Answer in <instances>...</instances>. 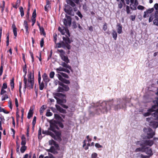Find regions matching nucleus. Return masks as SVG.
I'll list each match as a JSON object with an SVG mask.
<instances>
[{
  "label": "nucleus",
  "mask_w": 158,
  "mask_h": 158,
  "mask_svg": "<svg viewBox=\"0 0 158 158\" xmlns=\"http://www.w3.org/2000/svg\"><path fill=\"white\" fill-rule=\"evenodd\" d=\"M128 101L127 100L118 99L113 101H104L97 103L95 105L96 108V113L97 114H106L110 110L112 106L115 110L125 108L126 107V103Z\"/></svg>",
  "instance_id": "f257e3e1"
},
{
  "label": "nucleus",
  "mask_w": 158,
  "mask_h": 158,
  "mask_svg": "<svg viewBox=\"0 0 158 158\" xmlns=\"http://www.w3.org/2000/svg\"><path fill=\"white\" fill-rule=\"evenodd\" d=\"M28 80L25 77V76L24 77V88H26V87L29 89H32L33 88L34 84V76L33 73L31 72L29 73L28 74Z\"/></svg>",
  "instance_id": "f03ea898"
},
{
  "label": "nucleus",
  "mask_w": 158,
  "mask_h": 158,
  "mask_svg": "<svg viewBox=\"0 0 158 158\" xmlns=\"http://www.w3.org/2000/svg\"><path fill=\"white\" fill-rule=\"evenodd\" d=\"M143 131L147 133V138L148 139L152 138L155 135V132L150 128H144L143 129Z\"/></svg>",
  "instance_id": "7ed1b4c3"
},
{
  "label": "nucleus",
  "mask_w": 158,
  "mask_h": 158,
  "mask_svg": "<svg viewBox=\"0 0 158 158\" xmlns=\"http://www.w3.org/2000/svg\"><path fill=\"white\" fill-rule=\"evenodd\" d=\"M58 51L60 53V56L62 60L66 63L69 62V60L68 56L65 55V52L63 50H58Z\"/></svg>",
  "instance_id": "20e7f679"
},
{
  "label": "nucleus",
  "mask_w": 158,
  "mask_h": 158,
  "mask_svg": "<svg viewBox=\"0 0 158 158\" xmlns=\"http://www.w3.org/2000/svg\"><path fill=\"white\" fill-rule=\"evenodd\" d=\"M59 85H60L57 89V91L59 92H64L67 91L69 90V88L68 85H64L62 83L59 82Z\"/></svg>",
  "instance_id": "39448f33"
},
{
  "label": "nucleus",
  "mask_w": 158,
  "mask_h": 158,
  "mask_svg": "<svg viewBox=\"0 0 158 158\" xmlns=\"http://www.w3.org/2000/svg\"><path fill=\"white\" fill-rule=\"evenodd\" d=\"M54 131L55 134L51 132H50L49 133V135L54 139L59 141L60 140V133L59 131Z\"/></svg>",
  "instance_id": "423d86ee"
},
{
  "label": "nucleus",
  "mask_w": 158,
  "mask_h": 158,
  "mask_svg": "<svg viewBox=\"0 0 158 158\" xmlns=\"http://www.w3.org/2000/svg\"><path fill=\"white\" fill-rule=\"evenodd\" d=\"M72 19L71 17L65 15V18L63 19L64 25L66 27L70 26L71 24Z\"/></svg>",
  "instance_id": "0eeeda50"
},
{
  "label": "nucleus",
  "mask_w": 158,
  "mask_h": 158,
  "mask_svg": "<svg viewBox=\"0 0 158 158\" xmlns=\"http://www.w3.org/2000/svg\"><path fill=\"white\" fill-rule=\"evenodd\" d=\"M157 106L154 105L152 106V107L148 110V112L143 114V115L145 117H147L150 115L151 113L152 112L155 111L156 109L158 107V102L157 103Z\"/></svg>",
  "instance_id": "6e6552de"
},
{
  "label": "nucleus",
  "mask_w": 158,
  "mask_h": 158,
  "mask_svg": "<svg viewBox=\"0 0 158 158\" xmlns=\"http://www.w3.org/2000/svg\"><path fill=\"white\" fill-rule=\"evenodd\" d=\"M131 4L130 5V8L133 10H135L136 7L138 4V2L137 0H130Z\"/></svg>",
  "instance_id": "1a4fd4ad"
},
{
  "label": "nucleus",
  "mask_w": 158,
  "mask_h": 158,
  "mask_svg": "<svg viewBox=\"0 0 158 158\" xmlns=\"http://www.w3.org/2000/svg\"><path fill=\"white\" fill-rule=\"evenodd\" d=\"M136 145H139L140 146H141L142 147L137 148L135 150V152H143L144 149V146L143 145V144L142 143V142L139 141H138L136 142Z\"/></svg>",
  "instance_id": "9d476101"
},
{
  "label": "nucleus",
  "mask_w": 158,
  "mask_h": 158,
  "mask_svg": "<svg viewBox=\"0 0 158 158\" xmlns=\"http://www.w3.org/2000/svg\"><path fill=\"white\" fill-rule=\"evenodd\" d=\"M58 30L62 35H64L65 33H66L69 36H70V35L69 31L67 28L64 27L63 29H62L61 27H59Z\"/></svg>",
  "instance_id": "9b49d317"
},
{
  "label": "nucleus",
  "mask_w": 158,
  "mask_h": 158,
  "mask_svg": "<svg viewBox=\"0 0 158 158\" xmlns=\"http://www.w3.org/2000/svg\"><path fill=\"white\" fill-rule=\"evenodd\" d=\"M153 10V8H152L151 9H148L147 11H144L143 15V18H146V17H148L149 16V14L152 12Z\"/></svg>",
  "instance_id": "f8f14e48"
},
{
  "label": "nucleus",
  "mask_w": 158,
  "mask_h": 158,
  "mask_svg": "<svg viewBox=\"0 0 158 158\" xmlns=\"http://www.w3.org/2000/svg\"><path fill=\"white\" fill-rule=\"evenodd\" d=\"M56 70L57 72L58 73H60V71H64L68 73H70V71L68 69H65L61 67H60L59 68H57L56 69Z\"/></svg>",
  "instance_id": "ddd939ff"
},
{
  "label": "nucleus",
  "mask_w": 158,
  "mask_h": 158,
  "mask_svg": "<svg viewBox=\"0 0 158 158\" xmlns=\"http://www.w3.org/2000/svg\"><path fill=\"white\" fill-rule=\"evenodd\" d=\"M153 141L152 140H146L143 142H142L143 145H148L149 146H151L153 144Z\"/></svg>",
  "instance_id": "4468645a"
},
{
  "label": "nucleus",
  "mask_w": 158,
  "mask_h": 158,
  "mask_svg": "<svg viewBox=\"0 0 158 158\" xmlns=\"http://www.w3.org/2000/svg\"><path fill=\"white\" fill-rule=\"evenodd\" d=\"M36 10L35 9L34 10L32 15V17L31 20L32 22V26H33L35 22L36 19L35 18L36 17Z\"/></svg>",
  "instance_id": "2eb2a0df"
},
{
  "label": "nucleus",
  "mask_w": 158,
  "mask_h": 158,
  "mask_svg": "<svg viewBox=\"0 0 158 158\" xmlns=\"http://www.w3.org/2000/svg\"><path fill=\"white\" fill-rule=\"evenodd\" d=\"M49 144L50 145H54L56 148L57 149H59V146L58 144H56V142L53 140H51L48 142Z\"/></svg>",
  "instance_id": "dca6fc26"
},
{
  "label": "nucleus",
  "mask_w": 158,
  "mask_h": 158,
  "mask_svg": "<svg viewBox=\"0 0 158 158\" xmlns=\"http://www.w3.org/2000/svg\"><path fill=\"white\" fill-rule=\"evenodd\" d=\"M43 80L46 83L48 82L49 81V79L48 76L45 73H44L42 76Z\"/></svg>",
  "instance_id": "f3484780"
},
{
  "label": "nucleus",
  "mask_w": 158,
  "mask_h": 158,
  "mask_svg": "<svg viewBox=\"0 0 158 158\" xmlns=\"http://www.w3.org/2000/svg\"><path fill=\"white\" fill-rule=\"evenodd\" d=\"M55 98L56 99L57 101V102L58 104L61 105L63 103L66 102V100L65 99H60L57 98L55 97Z\"/></svg>",
  "instance_id": "a211bd4d"
},
{
  "label": "nucleus",
  "mask_w": 158,
  "mask_h": 158,
  "mask_svg": "<svg viewBox=\"0 0 158 158\" xmlns=\"http://www.w3.org/2000/svg\"><path fill=\"white\" fill-rule=\"evenodd\" d=\"M50 3L48 0H47L46 2V5L45 6L44 8L46 11H48V10L50 8Z\"/></svg>",
  "instance_id": "6ab92c4d"
},
{
  "label": "nucleus",
  "mask_w": 158,
  "mask_h": 158,
  "mask_svg": "<svg viewBox=\"0 0 158 158\" xmlns=\"http://www.w3.org/2000/svg\"><path fill=\"white\" fill-rule=\"evenodd\" d=\"M22 141L21 144L22 145H25L26 143V139L24 135H23L21 137Z\"/></svg>",
  "instance_id": "aec40b11"
},
{
  "label": "nucleus",
  "mask_w": 158,
  "mask_h": 158,
  "mask_svg": "<svg viewBox=\"0 0 158 158\" xmlns=\"http://www.w3.org/2000/svg\"><path fill=\"white\" fill-rule=\"evenodd\" d=\"M12 27L13 29V32L14 33V35L15 38L17 36V28L16 27L15 25L13 24L12 25Z\"/></svg>",
  "instance_id": "412c9836"
},
{
  "label": "nucleus",
  "mask_w": 158,
  "mask_h": 158,
  "mask_svg": "<svg viewBox=\"0 0 158 158\" xmlns=\"http://www.w3.org/2000/svg\"><path fill=\"white\" fill-rule=\"evenodd\" d=\"M144 150L146 154L149 155L152 154V151L151 148H144Z\"/></svg>",
  "instance_id": "4be33fe9"
},
{
  "label": "nucleus",
  "mask_w": 158,
  "mask_h": 158,
  "mask_svg": "<svg viewBox=\"0 0 158 158\" xmlns=\"http://www.w3.org/2000/svg\"><path fill=\"white\" fill-rule=\"evenodd\" d=\"M33 113V110L31 108L30 109L29 112L28 114L27 118L28 119L30 118L32 116Z\"/></svg>",
  "instance_id": "5701e85b"
},
{
  "label": "nucleus",
  "mask_w": 158,
  "mask_h": 158,
  "mask_svg": "<svg viewBox=\"0 0 158 158\" xmlns=\"http://www.w3.org/2000/svg\"><path fill=\"white\" fill-rule=\"evenodd\" d=\"M61 65L64 68H66L70 70H71V66H70L68 64H67L65 62H62V63L61 64Z\"/></svg>",
  "instance_id": "b1692460"
},
{
  "label": "nucleus",
  "mask_w": 158,
  "mask_h": 158,
  "mask_svg": "<svg viewBox=\"0 0 158 158\" xmlns=\"http://www.w3.org/2000/svg\"><path fill=\"white\" fill-rule=\"evenodd\" d=\"M63 40L65 41L66 44H68L70 43H71V42L69 40V39L68 37L65 38L64 37H63Z\"/></svg>",
  "instance_id": "393cba45"
},
{
  "label": "nucleus",
  "mask_w": 158,
  "mask_h": 158,
  "mask_svg": "<svg viewBox=\"0 0 158 158\" xmlns=\"http://www.w3.org/2000/svg\"><path fill=\"white\" fill-rule=\"evenodd\" d=\"M66 2L68 4L71 5L72 7H74L75 5V4L71 0H67Z\"/></svg>",
  "instance_id": "a878e982"
},
{
  "label": "nucleus",
  "mask_w": 158,
  "mask_h": 158,
  "mask_svg": "<svg viewBox=\"0 0 158 158\" xmlns=\"http://www.w3.org/2000/svg\"><path fill=\"white\" fill-rule=\"evenodd\" d=\"M113 37L114 38V39L115 40H116L117 39V34L116 32V31L114 30H113L112 33Z\"/></svg>",
  "instance_id": "bb28decb"
},
{
  "label": "nucleus",
  "mask_w": 158,
  "mask_h": 158,
  "mask_svg": "<svg viewBox=\"0 0 158 158\" xmlns=\"http://www.w3.org/2000/svg\"><path fill=\"white\" fill-rule=\"evenodd\" d=\"M38 82L39 85L40 89L41 90H43L44 87V83L42 82L41 83V81H38Z\"/></svg>",
  "instance_id": "cd10ccee"
},
{
  "label": "nucleus",
  "mask_w": 158,
  "mask_h": 158,
  "mask_svg": "<svg viewBox=\"0 0 158 158\" xmlns=\"http://www.w3.org/2000/svg\"><path fill=\"white\" fill-rule=\"evenodd\" d=\"M10 85L12 90L14 88V78H13L10 81Z\"/></svg>",
  "instance_id": "c85d7f7f"
},
{
  "label": "nucleus",
  "mask_w": 158,
  "mask_h": 158,
  "mask_svg": "<svg viewBox=\"0 0 158 158\" xmlns=\"http://www.w3.org/2000/svg\"><path fill=\"white\" fill-rule=\"evenodd\" d=\"M118 27L117 32L118 34H121L122 32V26L120 25H118Z\"/></svg>",
  "instance_id": "c756f323"
},
{
  "label": "nucleus",
  "mask_w": 158,
  "mask_h": 158,
  "mask_svg": "<svg viewBox=\"0 0 158 158\" xmlns=\"http://www.w3.org/2000/svg\"><path fill=\"white\" fill-rule=\"evenodd\" d=\"M58 48L62 47L63 48H65V45L64 44V42H62L61 43H58Z\"/></svg>",
  "instance_id": "7c9ffc66"
},
{
  "label": "nucleus",
  "mask_w": 158,
  "mask_h": 158,
  "mask_svg": "<svg viewBox=\"0 0 158 158\" xmlns=\"http://www.w3.org/2000/svg\"><path fill=\"white\" fill-rule=\"evenodd\" d=\"M27 147L25 145H22L20 149V151L22 153H23L26 150Z\"/></svg>",
  "instance_id": "2f4dec72"
},
{
  "label": "nucleus",
  "mask_w": 158,
  "mask_h": 158,
  "mask_svg": "<svg viewBox=\"0 0 158 158\" xmlns=\"http://www.w3.org/2000/svg\"><path fill=\"white\" fill-rule=\"evenodd\" d=\"M19 10L21 16L22 17L24 15V13L23 8L22 7H19Z\"/></svg>",
  "instance_id": "473e14b6"
},
{
  "label": "nucleus",
  "mask_w": 158,
  "mask_h": 158,
  "mask_svg": "<svg viewBox=\"0 0 158 158\" xmlns=\"http://www.w3.org/2000/svg\"><path fill=\"white\" fill-rule=\"evenodd\" d=\"M45 109V106L44 105H42L41 107L40 110V112L41 114L43 113Z\"/></svg>",
  "instance_id": "72a5a7b5"
},
{
  "label": "nucleus",
  "mask_w": 158,
  "mask_h": 158,
  "mask_svg": "<svg viewBox=\"0 0 158 158\" xmlns=\"http://www.w3.org/2000/svg\"><path fill=\"white\" fill-rule=\"evenodd\" d=\"M8 98V97L7 94H6L5 95H3L2 96V100L4 101Z\"/></svg>",
  "instance_id": "f704fd0d"
},
{
  "label": "nucleus",
  "mask_w": 158,
  "mask_h": 158,
  "mask_svg": "<svg viewBox=\"0 0 158 158\" xmlns=\"http://www.w3.org/2000/svg\"><path fill=\"white\" fill-rule=\"evenodd\" d=\"M57 76L58 78L59 79L60 81H64V79L63 78L61 75L60 74H57L56 75Z\"/></svg>",
  "instance_id": "c9c22d12"
},
{
  "label": "nucleus",
  "mask_w": 158,
  "mask_h": 158,
  "mask_svg": "<svg viewBox=\"0 0 158 158\" xmlns=\"http://www.w3.org/2000/svg\"><path fill=\"white\" fill-rule=\"evenodd\" d=\"M52 115V113L50 112V110H47V112L46 114V115L47 116H51Z\"/></svg>",
  "instance_id": "e433bc0d"
},
{
  "label": "nucleus",
  "mask_w": 158,
  "mask_h": 158,
  "mask_svg": "<svg viewBox=\"0 0 158 158\" xmlns=\"http://www.w3.org/2000/svg\"><path fill=\"white\" fill-rule=\"evenodd\" d=\"M154 19V15L153 14H151L150 16L149 19V22L150 23Z\"/></svg>",
  "instance_id": "4c0bfd02"
},
{
  "label": "nucleus",
  "mask_w": 158,
  "mask_h": 158,
  "mask_svg": "<svg viewBox=\"0 0 158 158\" xmlns=\"http://www.w3.org/2000/svg\"><path fill=\"white\" fill-rule=\"evenodd\" d=\"M40 31L41 34H43L44 35H45L44 32V29L43 27H41L40 28Z\"/></svg>",
  "instance_id": "58836bf2"
},
{
  "label": "nucleus",
  "mask_w": 158,
  "mask_h": 158,
  "mask_svg": "<svg viewBox=\"0 0 158 158\" xmlns=\"http://www.w3.org/2000/svg\"><path fill=\"white\" fill-rule=\"evenodd\" d=\"M91 158H98V154L95 152L93 153L91 155Z\"/></svg>",
  "instance_id": "ea45409f"
},
{
  "label": "nucleus",
  "mask_w": 158,
  "mask_h": 158,
  "mask_svg": "<svg viewBox=\"0 0 158 158\" xmlns=\"http://www.w3.org/2000/svg\"><path fill=\"white\" fill-rule=\"evenodd\" d=\"M41 128H40L39 130L38 134V137L39 139H41L42 138V136H41Z\"/></svg>",
  "instance_id": "a19ab883"
},
{
  "label": "nucleus",
  "mask_w": 158,
  "mask_h": 158,
  "mask_svg": "<svg viewBox=\"0 0 158 158\" xmlns=\"http://www.w3.org/2000/svg\"><path fill=\"white\" fill-rule=\"evenodd\" d=\"M20 2L19 0H17L16 5L15 6H13V7L15 8H17L19 6Z\"/></svg>",
  "instance_id": "79ce46f5"
},
{
  "label": "nucleus",
  "mask_w": 158,
  "mask_h": 158,
  "mask_svg": "<svg viewBox=\"0 0 158 158\" xmlns=\"http://www.w3.org/2000/svg\"><path fill=\"white\" fill-rule=\"evenodd\" d=\"M60 73V74L61 75H62L63 77H64L65 78H69V76H68V75H67V74H66L65 73Z\"/></svg>",
  "instance_id": "37998d69"
},
{
  "label": "nucleus",
  "mask_w": 158,
  "mask_h": 158,
  "mask_svg": "<svg viewBox=\"0 0 158 158\" xmlns=\"http://www.w3.org/2000/svg\"><path fill=\"white\" fill-rule=\"evenodd\" d=\"M126 11L128 14L131 13L130 10V7L129 6H126Z\"/></svg>",
  "instance_id": "c03bdc74"
},
{
  "label": "nucleus",
  "mask_w": 158,
  "mask_h": 158,
  "mask_svg": "<svg viewBox=\"0 0 158 158\" xmlns=\"http://www.w3.org/2000/svg\"><path fill=\"white\" fill-rule=\"evenodd\" d=\"M76 14L81 18V19H82V17H83V16L81 14V12L78 10L77 13H76Z\"/></svg>",
  "instance_id": "a18cd8bd"
},
{
  "label": "nucleus",
  "mask_w": 158,
  "mask_h": 158,
  "mask_svg": "<svg viewBox=\"0 0 158 158\" xmlns=\"http://www.w3.org/2000/svg\"><path fill=\"white\" fill-rule=\"evenodd\" d=\"M55 75V73L53 72H51L50 73L49 76L51 78H53Z\"/></svg>",
  "instance_id": "49530a36"
},
{
  "label": "nucleus",
  "mask_w": 158,
  "mask_h": 158,
  "mask_svg": "<svg viewBox=\"0 0 158 158\" xmlns=\"http://www.w3.org/2000/svg\"><path fill=\"white\" fill-rule=\"evenodd\" d=\"M153 24L156 25L158 26V19H154L153 21Z\"/></svg>",
  "instance_id": "de8ad7c7"
},
{
  "label": "nucleus",
  "mask_w": 158,
  "mask_h": 158,
  "mask_svg": "<svg viewBox=\"0 0 158 158\" xmlns=\"http://www.w3.org/2000/svg\"><path fill=\"white\" fill-rule=\"evenodd\" d=\"M36 117L35 116H34L33 118V119L32 122V125L33 126H34L36 123Z\"/></svg>",
  "instance_id": "09e8293b"
},
{
  "label": "nucleus",
  "mask_w": 158,
  "mask_h": 158,
  "mask_svg": "<svg viewBox=\"0 0 158 158\" xmlns=\"http://www.w3.org/2000/svg\"><path fill=\"white\" fill-rule=\"evenodd\" d=\"M51 149H52V151L53 152H51V153L53 154H55L57 153L56 151H55V148L53 146L51 147Z\"/></svg>",
  "instance_id": "8fccbe9b"
},
{
  "label": "nucleus",
  "mask_w": 158,
  "mask_h": 158,
  "mask_svg": "<svg viewBox=\"0 0 158 158\" xmlns=\"http://www.w3.org/2000/svg\"><path fill=\"white\" fill-rule=\"evenodd\" d=\"M7 87V85L6 83H4L3 84V85L2 87V89H6Z\"/></svg>",
  "instance_id": "3c124183"
},
{
  "label": "nucleus",
  "mask_w": 158,
  "mask_h": 158,
  "mask_svg": "<svg viewBox=\"0 0 158 158\" xmlns=\"http://www.w3.org/2000/svg\"><path fill=\"white\" fill-rule=\"evenodd\" d=\"M95 146L97 148H101L102 147V146L98 143H95Z\"/></svg>",
  "instance_id": "603ef678"
},
{
  "label": "nucleus",
  "mask_w": 158,
  "mask_h": 158,
  "mask_svg": "<svg viewBox=\"0 0 158 158\" xmlns=\"http://www.w3.org/2000/svg\"><path fill=\"white\" fill-rule=\"evenodd\" d=\"M64 10H65V11L67 13H68V14L71 15H74L73 14H72L71 13V11H70L69 10H67L66 9H64Z\"/></svg>",
  "instance_id": "864d4df0"
},
{
  "label": "nucleus",
  "mask_w": 158,
  "mask_h": 158,
  "mask_svg": "<svg viewBox=\"0 0 158 158\" xmlns=\"http://www.w3.org/2000/svg\"><path fill=\"white\" fill-rule=\"evenodd\" d=\"M137 8L139 10H143L144 9V7L141 5H139L137 7Z\"/></svg>",
  "instance_id": "5fc2aeb1"
},
{
  "label": "nucleus",
  "mask_w": 158,
  "mask_h": 158,
  "mask_svg": "<svg viewBox=\"0 0 158 158\" xmlns=\"http://www.w3.org/2000/svg\"><path fill=\"white\" fill-rule=\"evenodd\" d=\"M16 145H17V149H16V151L17 152H19V148L20 147V145L18 143V142H16Z\"/></svg>",
  "instance_id": "6e6d98bb"
},
{
  "label": "nucleus",
  "mask_w": 158,
  "mask_h": 158,
  "mask_svg": "<svg viewBox=\"0 0 158 158\" xmlns=\"http://www.w3.org/2000/svg\"><path fill=\"white\" fill-rule=\"evenodd\" d=\"M55 118L56 119H59L61 118L60 117V116L58 114H55L54 115Z\"/></svg>",
  "instance_id": "4d7b16f0"
},
{
  "label": "nucleus",
  "mask_w": 158,
  "mask_h": 158,
  "mask_svg": "<svg viewBox=\"0 0 158 158\" xmlns=\"http://www.w3.org/2000/svg\"><path fill=\"white\" fill-rule=\"evenodd\" d=\"M23 25L24 26L25 28H27L28 27L27 22L26 21H24L23 23Z\"/></svg>",
  "instance_id": "13d9d810"
},
{
  "label": "nucleus",
  "mask_w": 158,
  "mask_h": 158,
  "mask_svg": "<svg viewBox=\"0 0 158 158\" xmlns=\"http://www.w3.org/2000/svg\"><path fill=\"white\" fill-rule=\"evenodd\" d=\"M44 44V40L43 39H41V40L40 42V45L41 47H42L43 46Z\"/></svg>",
  "instance_id": "bf43d9fd"
},
{
  "label": "nucleus",
  "mask_w": 158,
  "mask_h": 158,
  "mask_svg": "<svg viewBox=\"0 0 158 158\" xmlns=\"http://www.w3.org/2000/svg\"><path fill=\"white\" fill-rule=\"evenodd\" d=\"M136 16L135 15H131V19L133 21H134L135 18Z\"/></svg>",
  "instance_id": "052dcab7"
},
{
  "label": "nucleus",
  "mask_w": 158,
  "mask_h": 158,
  "mask_svg": "<svg viewBox=\"0 0 158 158\" xmlns=\"http://www.w3.org/2000/svg\"><path fill=\"white\" fill-rule=\"evenodd\" d=\"M107 28V27L106 23H105V24H104V25L103 26V29L104 31H105L106 30Z\"/></svg>",
  "instance_id": "680f3d73"
},
{
  "label": "nucleus",
  "mask_w": 158,
  "mask_h": 158,
  "mask_svg": "<svg viewBox=\"0 0 158 158\" xmlns=\"http://www.w3.org/2000/svg\"><path fill=\"white\" fill-rule=\"evenodd\" d=\"M4 89H1V92L0 93V94L1 95H3L4 94L6 93V91L4 90Z\"/></svg>",
  "instance_id": "e2e57ef3"
},
{
  "label": "nucleus",
  "mask_w": 158,
  "mask_h": 158,
  "mask_svg": "<svg viewBox=\"0 0 158 158\" xmlns=\"http://www.w3.org/2000/svg\"><path fill=\"white\" fill-rule=\"evenodd\" d=\"M15 104L16 105V107H18L19 106V104L18 102V101L17 98H15Z\"/></svg>",
  "instance_id": "0e129e2a"
},
{
  "label": "nucleus",
  "mask_w": 158,
  "mask_h": 158,
  "mask_svg": "<svg viewBox=\"0 0 158 158\" xmlns=\"http://www.w3.org/2000/svg\"><path fill=\"white\" fill-rule=\"evenodd\" d=\"M60 112L62 113H65V110L63 109L61 107V108L60 109V110H58Z\"/></svg>",
  "instance_id": "69168bd1"
},
{
  "label": "nucleus",
  "mask_w": 158,
  "mask_h": 158,
  "mask_svg": "<svg viewBox=\"0 0 158 158\" xmlns=\"http://www.w3.org/2000/svg\"><path fill=\"white\" fill-rule=\"evenodd\" d=\"M154 7L156 10H158V4H155L154 5Z\"/></svg>",
  "instance_id": "338daca9"
},
{
  "label": "nucleus",
  "mask_w": 158,
  "mask_h": 158,
  "mask_svg": "<svg viewBox=\"0 0 158 158\" xmlns=\"http://www.w3.org/2000/svg\"><path fill=\"white\" fill-rule=\"evenodd\" d=\"M155 18H158V10H156L155 13Z\"/></svg>",
  "instance_id": "774afa93"
}]
</instances>
